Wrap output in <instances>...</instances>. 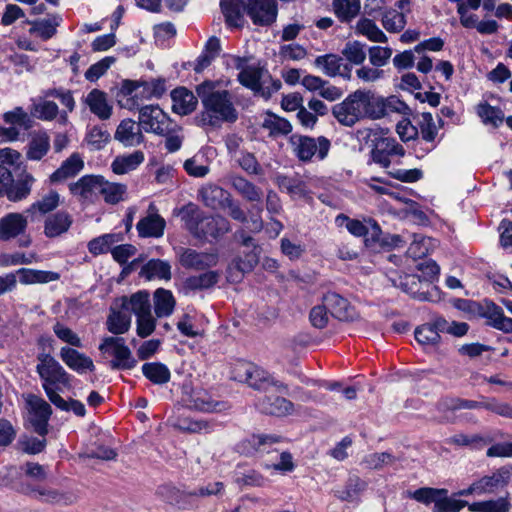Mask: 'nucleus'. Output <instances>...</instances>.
Segmentation results:
<instances>
[{
	"label": "nucleus",
	"instance_id": "obj_1",
	"mask_svg": "<svg viewBox=\"0 0 512 512\" xmlns=\"http://www.w3.org/2000/svg\"><path fill=\"white\" fill-rule=\"evenodd\" d=\"M204 110L199 116L201 126L219 127L223 122H235L237 111L227 90L216 89L213 81H204L196 87Z\"/></svg>",
	"mask_w": 512,
	"mask_h": 512
},
{
	"label": "nucleus",
	"instance_id": "obj_2",
	"mask_svg": "<svg viewBox=\"0 0 512 512\" xmlns=\"http://www.w3.org/2000/svg\"><path fill=\"white\" fill-rule=\"evenodd\" d=\"M178 215L185 228L198 239L208 237L219 238L231 229L229 221L221 215H208L196 204L188 203L183 206Z\"/></svg>",
	"mask_w": 512,
	"mask_h": 512
},
{
	"label": "nucleus",
	"instance_id": "obj_3",
	"mask_svg": "<svg viewBox=\"0 0 512 512\" xmlns=\"http://www.w3.org/2000/svg\"><path fill=\"white\" fill-rule=\"evenodd\" d=\"M372 102L373 91L357 89L332 107V115L346 127H352L363 119L374 120Z\"/></svg>",
	"mask_w": 512,
	"mask_h": 512
},
{
	"label": "nucleus",
	"instance_id": "obj_4",
	"mask_svg": "<svg viewBox=\"0 0 512 512\" xmlns=\"http://www.w3.org/2000/svg\"><path fill=\"white\" fill-rule=\"evenodd\" d=\"M36 371L42 380V387L51 402L62 403L58 390L70 385V376L60 363L50 354L41 353L37 356Z\"/></svg>",
	"mask_w": 512,
	"mask_h": 512
},
{
	"label": "nucleus",
	"instance_id": "obj_5",
	"mask_svg": "<svg viewBox=\"0 0 512 512\" xmlns=\"http://www.w3.org/2000/svg\"><path fill=\"white\" fill-rule=\"evenodd\" d=\"M231 378L235 381L246 383L255 390L267 391L270 387H275L280 393H286L288 390L287 385L276 380L263 369L245 361L237 362L233 366Z\"/></svg>",
	"mask_w": 512,
	"mask_h": 512
},
{
	"label": "nucleus",
	"instance_id": "obj_6",
	"mask_svg": "<svg viewBox=\"0 0 512 512\" xmlns=\"http://www.w3.org/2000/svg\"><path fill=\"white\" fill-rule=\"evenodd\" d=\"M238 80L243 86L251 89L255 95L265 99H269L282 87L279 79L272 78L267 70L254 66L242 69L238 74Z\"/></svg>",
	"mask_w": 512,
	"mask_h": 512
},
{
	"label": "nucleus",
	"instance_id": "obj_7",
	"mask_svg": "<svg viewBox=\"0 0 512 512\" xmlns=\"http://www.w3.org/2000/svg\"><path fill=\"white\" fill-rule=\"evenodd\" d=\"M512 477V467L502 466L491 474L484 475L478 480L474 481L467 489L459 492L461 496L497 493L504 489Z\"/></svg>",
	"mask_w": 512,
	"mask_h": 512
},
{
	"label": "nucleus",
	"instance_id": "obj_8",
	"mask_svg": "<svg viewBox=\"0 0 512 512\" xmlns=\"http://www.w3.org/2000/svg\"><path fill=\"white\" fill-rule=\"evenodd\" d=\"M21 492L48 505L69 506L78 501V495L75 492L62 491L48 486L23 485Z\"/></svg>",
	"mask_w": 512,
	"mask_h": 512
},
{
	"label": "nucleus",
	"instance_id": "obj_9",
	"mask_svg": "<svg viewBox=\"0 0 512 512\" xmlns=\"http://www.w3.org/2000/svg\"><path fill=\"white\" fill-rule=\"evenodd\" d=\"M291 144L293 152L303 162L310 161L314 156L323 160L330 149V141L323 136L315 139L309 136L293 135Z\"/></svg>",
	"mask_w": 512,
	"mask_h": 512
},
{
	"label": "nucleus",
	"instance_id": "obj_10",
	"mask_svg": "<svg viewBox=\"0 0 512 512\" xmlns=\"http://www.w3.org/2000/svg\"><path fill=\"white\" fill-rule=\"evenodd\" d=\"M99 350L104 354L114 357L110 362L113 370H129L136 366L137 361L132 356L125 340L122 337H106L99 346Z\"/></svg>",
	"mask_w": 512,
	"mask_h": 512
},
{
	"label": "nucleus",
	"instance_id": "obj_11",
	"mask_svg": "<svg viewBox=\"0 0 512 512\" xmlns=\"http://www.w3.org/2000/svg\"><path fill=\"white\" fill-rule=\"evenodd\" d=\"M139 123L146 132L166 135L172 132V122L157 105L143 106L139 110Z\"/></svg>",
	"mask_w": 512,
	"mask_h": 512
},
{
	"label": "nucleus",
	"instance_id": "obj_12",
	"mask_svg": "<svg viewBox=\"0 0 512 512\" xmlns=\"http://www.w3.org/2000/svg\"><path fill=\"white\" fill-rule=\"evenodd\" d=\"M183 401L190 408L200 412L219 413L230 409L229 402L224 400H215L203 388H192Z\"/></svg>",
	"mask_w": 512,
	"mask_h": 512
},
{
	"label": "nucleus",
	"instance_id": "obj_13",
	"mask_svg": "<svg viewBox=\"0 0 512 512\" xmlns=\"http://www.w3.org/2000/svg\"><path fill=\"white\" fill-rule=\"evenodd\" d=\"M26 403L29 410V422L33 430L40 436H45L48 432V421L52 413L51 406L36 395H28Z\"/></svg>",
	"mask_w": 512,
	"mask_h": 512
},
{
	"label": "nucleus",
	"instance_id": "obj_14",
	"mask_svg": "<svg viewBox=\"0 0 512 512\" xmlns=\"http://www.w3.org/2000/svg\"><path fill=\"white\" fill-rule=\"evenodd\" d=\"M180 264L186 269L205 270L217 265L219 257L216 252H198L191 248L177 249Z\"/></svg>",
	"mask_w": 512,
	"mask_h": 512
},
{
	"label": "nucleus",
	"instance_id": "obj_15",
	"mask_svg": "<svg viewBox=\"0 0 512 512\" xmlns=\"http://www.w3.org/2000/svg\"><path fill=\"white\" fill-rule=\"evenodd\" d=\"M245 10L253 23L261 26L274 23L278 14L274 0H246Z\"/></svg>",
	"mask_w": 512,
	"mask_h": 512
},
{
	"label": "nucleus",
	"instance_id": "obj_16",
	"mask_svg": "<svg viewBox=\"0 0 512 512\" xmlns=\"http://www.w3.org/2000/svg\"><path fill=\"white\" fill-rule=\"evenodd\" d=\"M314 66L328 77H342L351 79V66L344 63L342 57L336 54H325L317 56L314 60Z\"/></svg>",
	"mask_w": 512,
	"mask_h": 512
},
{
	"label": "nucleus",
	"instance_id": "obj_17",
	"mask_svg": "<svg viewBox=\"0 0 512 512\" xmlns=\"http://www.w3.org/2000/svg\"><path fill=\"white\" fill-rule=\"evenodd\" d=\"M373 113L374 120L382 119L392 113L401 115H410L411 109L409 106L396 96L384 98L378 96L373 92Z\"/></svg>",
	"mask_w": 512,
	"mask_h": 512
},
{
	"label": "nucleus",
	"instance_id": "obj_18",
	"mask_svg": "<svg viewBox=\"0 0 512 512\" xmlns=\"http://www.w3.org/2000/svg\"><path fill=\"white\" fill-rule=\"evenodd\" d=\"M114 138L125 147H135L144 141L140 123L132 119H124L119 123Z\"/></svg>",
	"mask_w": 512,
	"mask_h": 512
},
{
	"label": "nucleus",
	"instance_id": "obj_19",
	"mask_svg": "<svg viewBox=\"0 0 512 512\" xmlns=\"http://www.w3.org/2000/svg\"><path fill=\"white\" fill-rule=\"evenodd\" d=\"M323 303L329 309V312L335 318L341 321H353L357 318V313L347 299L335 292H328L323 296Z\"/></svg>",
	"mask_w": 512,
	"mask_h": 512
},
{
	"label": "nucleus",
	"instance_id": "obj_20",
	"mask_svg": "<svg viewBox=\"0 0 512 512\" xmlns=\"http://www.w3.org/2000/svg\"><path fill=\"white\" fill-rule=\"evenodd\" d=\"M27 218L21 213H8L0 218V241H9L25 233Z\"/></svg>",
	"mask_w": 512,
	"mask_h": 512
},
{
	"label": "nucleus",
	"instance_id": "obj_21",
	"mask_svg": "<svg viewBox=\"0 0 512 512\" xmlns=\"http://www.w3.org/2000/svg\"><path fill=\"white\" fill-rule=\"evenodd\" d=\"M100 175H85L76 182L69 184L70 193L81 201H91L99 194L101 187Z\"/></svg>",
	"mask_w": 512,
	"mask_h": 512
},
{
	"label": "nucleus",
	"instance_id": "obj_22",
	"mask_svg": "<svg viewBox=\"0 0 512 512\" xmlns=\"http://www.w3.org/2000/svg\"><path fill=\"white\" fill-rule=\"evenodd\" d=\"M256 406L260 412L277 417L290 415L294 409L290 400L278 395H266L258 400Z\"/></svg>",
	"mask_w": 512,
	"mask_h": 512
},
{
	"label": "nucleus",
	"instance_id": "obj_23",
	"mask_svg": "<svg viewBox=\"0 0 512 512\" xmlns=\"http://www.w3.org/2000/svg\"><path fill=\"white\" fill-rule=\"evenodd\" d=\"M166 221L156 213L153 204L149 206V214L142 218L136 225L137 231L141 237L159 238L164 234Z\"/></svg>",
	"mask_w": 512,
	"mask_h": 512
},
{
	"label": "nucleus",
	"instance_id": "obj_24",
	"mask_svg": "<svg viewBox=\"0 0 512 512\" xmlns=\"http://www.w3.org/2000/svg\"><path fill=\"white\" fill-rule=\"evenodd\" d=\"M226 183L249 202H260L262 199V189L240 175L233 173L227 175Z\"/></svg>",
	"mask_w": 512,
	"mask_h": 512
},
{
	"label": "nucleus",
	"instance_id": "obj_25",
	"mask_svg": "<svg viewBox=\"0 0 512 512\" xmlns=\"http://www.w3.org/2000/svg\"><path fill=\"white\" fill-rule=\"evenodd\" d=\"M83 103L101 120H107L112 115L113 108L108 103L107 94L99 89L91 90L83 98Z\"/></svg>",
	"mask_w": 512,
	"mask_h": 512
},
{
	"label": "nucleus",
	"instance_id": "obj_26",
	"mask_svg": "<svg viewBox=\"0 0 512 512\" xmlns=\"http://www.w3.org/2000/svg\"><path fill=\"white\" fill-rule=\"evenodd\" d=\"M481 317L487 319V323L506 333L512 332V319L506 317L501 307L491 301L483 302V312Z\"/></svg>",
	"mask_w": 512,
	"mask_h": 512
},
{
	"label": "nucleus",
	"instance_id": "obj_27",
	"mask_svg": "<svg viewBox=\"0 0 512 512\" xmlns=\"http://www.w3.org/2000/svg\"><path fill=\"white\" fill-rule=\"evenodd\" d=\"M230 195L228 191L213 183H207L198 190V198L206 207L212 209L222 208Z\"/></svg>",
	"mask_w": 512,
	"mask_h": 512
},
{
	"label": "nucleus",
	"instance_id": "obj_28",
	"mask_svg": "<svg viewBox=\"0 0 512 512\" xmlns=\"http://www.w3.org/2000/svg\"><path fill=\"white\" fill-rule=\"evenodd\" d=\"M172 110L179 115H187L195 110L196 96L184 87H179L171 92Z\"/></svg>",
	"mask_w": 512,
	"mask_h": 512
},
{
	"label": "nucleus",
	"instance_id": "obj_29",
	"mask_svg": "<svg viewBox=\"0 0 512 512\" xmlns=\"http://www.w3.org/2000/svg\"><path fill=\"white\" fill-rule=\"evenodd\" d=\"M73 223L72 217L65 211L57 212L45 220L44 234L49 238L66 233Z\"/></svg>",
	"mask_w": 512,
	"mask_h": 512
},
{
	"label": "nucleus",
	"instance_id": "obj_30",
	"mask_svg": "<svg viewBox=\"0 0 512 512\" xmlns=\"http://www.w3.org/2000/svg\"><path fill=\"white\" fill-rule=\"evenodd\" d=\"M60 356L69 368L78 373H84L87 370L92 371L94 369L92 359L75 349L63 347L61 348Z\"/></svg>",
	"mask_w": 512,
	"mask_h": 512
},
{
	"label": "nucleus",
	"instance_id": "obj_31",
	"mask_svg": "<svg viewBox=\"0 0 512 512\" xmlns=\"http://www.w3.org/2000/svg\"><path fill=\"white\" fill-rule=\"evenodd\" d=\"M61 22L62 18L59 15L33 21L30 23L29 33L40 37L42 40H48L56 34L57 27Z\"/></svg>",
	"mask_w": 512,
	"mask_h": 512
},
{
	"label": "nucleus",
	"instance_id": "obj_32",
	"mask_svg": "<svg viewBox=\"0 0 512 512\" xmlns=\"http://www.w3.org/2000/svg\"><path fill=\"white\" fill-rule=\"evenodd\" d=\"M144 160V153L136 150L129 154L117 156L111 164V169L115 174L123 175L135 170Z\"/></svg>",
	"mask_w": 512,
	"mask_h": 512
},
{
	"label": "nucleus",
	"instance_id": "obj_33",
	"mask_svg": "<svg viewBox=\"0 0 512 512\" xmlns=\"http://www.w3.org/2000/svg\"><path fill=\"white\" fill-rule=\"evenodd\" d=\"M122 308L138 315L151 312L150 295L147 291H138L130 297H122Z\"/></svg>",
	"mask_w": 512,
	"mask_h": 512
},
{
	"label": "nucleus",
	"instance_id": "obj_34",
	"mask_svg": "<svg viewBox=\"0 0 512 512\" xmlns=\"http://www.w3.org/2000/svg\"><path fill=\"white\" fill-rule=\"evenodd\" d=\"M220 6L228 26L241 27L243 25V10H245L243 0H220Z\"/></svg>",
	"mask_w": 512,
	"mask_h": 512
},
{
	"label": "nucleus",
	"instance_id": "obj_35",
	"mask_svg": "<svg viewBox=\"0 0 512 512\" xmlns=\"http://www.w3.org/2000/svg\"><path fill=\"white\" fill-rule=\"evenodd\" d=\"M84 168V162L78 153H73L61 166L51 175L52 182H59L74 177Z\"/></svg>",
	"mask_w": 512,
	"mask_h": 512
},
{
	"label": "nucleus",
	"instance_id": "obj_36",
	"mask_svg": "<svg viewBox=\"0 0 512 512\" xmlns=\"http://www.w3.org/2000/svg\"><path fill=\"white\" fill-rule=\"evenodd\" d=\"M154 311L158 318L170 316L176 301L170 290L158 288L153 294Z\"/></svg>",
	"mask_w": 512,
	"mask_h": 512
},
{
	"label": "nucleus",
	"instance_id": "obj_37",
	"mask_svg": "<svg viewBox=\"0 0 512 512\" xmlns=\"http://www.w3.org/2000/svg\"><path fill=\"white\" fill-rule=\"evenodd\" d=\"M22 284L49 283L59 279V274L52 271H42L21 268L15 272Z\"/></svg>",
	"mask_w": 512,
	"mask_h": 512
},
{
	"label": "nucleus",
	"instance_id": "obj_38",
	"mask_svg": "<svg viewBox=\"0 0 512 512\" xmlns=\"http://www.w3.org/2000/svg\"><path fill=\"white\" fill-rule=\"evenodd\" d=\"M140 275L147 280L154 278L170 280L171 266L167 261L152 259L142 267Z\"/></svg>",
	"mask_w": 512,
	"mask_h": 512
},
{
	"label": "nucleus",
	"instance_id": "obj_39",
	"mask_svg": "<svg viewBox=\"0 0 512 512\" xmlns=\"http://www.w3.org/2000/svg\"><path fill=\"white\" fill-rule=\"evenodd\" d=\"M34 178L31 174L25 173L15 183L12 181L4 192L11 201H20L26 198L30 192Z\"/></svg>",
	"mask_w": 512,
	"mask_h": 512
},
{
	"label": "nucleus",
	"instance_id": "obj_40",
	"mask_svg": "<svg viewBox=\"0 0 512 512\" xmlns=\"http://www.w3.org/2000/svg\"><path fill=\"white\" fill-rule=\"evenodd\" d=\"M411 243L407 249V254L413 259L426 256L432 248L435 247L436 241L432 238L425 237L421 234H408Z\"/></svg>",
	"mask_w": 512,
	"mask_h": 512
},
{
	"label": "nucleus",
	"instance_id": "obj_41",
	"mask_svg": "<svg viewBox=\"0 0 512 512\" xmlns=\"http://www.w3.org/2000/svg\"><path fill=\"white\" fill-rule=\"evenodd\" d=\"M126 193L127 186L125 184L110 182L105 180L103 176L101 177L99 194L103 196L106 203L117 204L124 200Z\"/></svg>",
	"mask_w": 512,
	"mask_h": 512
},
{
	"label": "nucleus",
	"instance_id": "obj_42",
	"mask_svg": "<svg viewBox=\"0 0 512 512\" xmlns=\"http://www.w3.org/2000/svg\"><path fill=\"white\" fill-rule=\"evenodd\" d=\"M333 10L341 22H350L361 8L360 0H333Z\"/></svg>",
	"mask_w": 512,
	"mask_h": 512
},
{
	"label": "nucleus",
	"instance_id": "obj_43",
	"mask_svg": "<svg viewBox=\"0 0 512 512\" xmlns=\"http://www.w3.org/2000/svg\"><path fill=\"white\" fill-rule=\"evenodd\" d=\"M143 375L156 385H163L169 382L171 373L168 367L159 362L145 363L142 366Z\"/></svg>",
	"mask_w": 512,
	"mask_h": 512
},
{
	"label": "nucleus",
	"instance_id": "obj_44",
	"mask_svg": "<svg viewBox=\"0 0 512 512\" xmlns=\"http://www.w3.org/2000/svg\"><path fill=\"white\" fill-rule=\"evenodd\" d=\"M262 127L268 130L271 136L287 135L292 130L288 120L271 112L265 114Z\"/></svg>",
	"mask_w": 512,
	"mask_h": 512
},
{
	"label": "nucleus",
	"instance_id": "obj_45",
	"mask_svg": "<svg viewBox=\"0 0 512 512\" xmlns=\"http://www.w3.org/2000/svg\"><path fill=\"white\" fill-rule=\"evenodd\" d=\"M34 112L36 116L41 120L51 121L59 114V122L63 125L67 124L68 116L67 112L63 111L59 113L58 105L53 101H42L34 106Z\"/></svg>",
	"mask_w": 512,
	"mask_h": 512
},
{
	"label": "nucleus",
	"instance_id": "obj_46",
	"mask_svg": "<svg viewBox=\"0 0 512 512\" xmlns=\"http://www.w3.org/2000/svg\"><path fill=\"white\" fill-rule=\"evenodd\" d=\"M356 32L367 37L370 41L386 43L388 41L384 32L369 18H361L356 24Z\"/></svg>",
	"mask_w": 512,
	"mask_h": 512
},
{
	"label": "nucleus",
	"instance_id": "obj_47",
	"mask_svg": "<svg viewBox=\"0 0 512 512\" xmlns=\"http://www.w3.org/2000/svg\"><path fill=\"white\" fill-rule=\"evenodd\" d=\"M477 115L481 118L485 125H491L494 128L499 127L504 120V114L498 107L491 106L484 102L476 107Z\"/></svg>",
	"mask_w": 512,
	"mask_h": 512
},
{
	"label": "nucleus",
	"instance_id": "obj_48",
	"mask_svg": "<svg viewBox=\"0 0 512 512\" xmlns=\"http://www.w3.org/2000/svg\"><path fill=\"white\" fill-rule=\"evenodd\" d=\"M221 274L218 271H207L186 279L185 286L191 290L208 289L218 283Z\"/></svg>",
	"mask_w": 512,
	"mask_h": 512
},
{
	"label": "nucleus",
	"instance_id": "obj_49",
	"mask_svg": "<svg viewBox=\"0 0 512 512\" xmlns=\"http://www.w3.org/2000/svg\"><path fill=\"white\" fill-rule=\"evenodd\" d=\"M276 184L281 191H285L291 196L301 197L307 194V189L304 182L295 177L278 175L276 177Z\"/></svg>",
	"mask_w": 512,
	"mask_h": 512
},
{
	"label": "nucleus",
	"instance_id": "obj_50",
	"mask_svg": "<svg viewBox=\"0 0 512 512\" xmlns=\"http://www.w3.org/2000/svg\"><path fill=\"white\" fill-rule=\"evenodd\" d=\"M510 509L511 504L508 497L476 502L470 505V510L476 512H510Z\"/></svg>",
	"mask_w": 512,
	"mask_h": 512
},
{
	"label": "nucleus",
	"instance_id": "obj_51",
	"mask_svg": "<svg viewBox=\"0 0 512 512\" xmlns=\"http://www.w3.org/2000/svg\"><path fill=\"white\" fill-rule=\"evenodd\" d=\"M131 326V317L120 311H111L107 319V329L115 334L126 333Z\"/></svg>",
	"mask_w": 512,
	"mask_h": 512
},
{
	"label": "nucleus",
	"instance_id": "obj_52",
	"mask_svg": "<svg viewBox=\"0 0 512 512\" xmlns=\"http://www.w3.org/2000/svg\"><path fill=\"white\" fill-rule=\"evenodd\" d=\"M50 148V140L46 133L35 135L30 143L27 151V157L31 160H40L44 157Z\"/></svg>",
	"mask_w": 512,
	"mask_h": 512
},
{
	"label": "nucleus",
	"instance_id": "obj_53",
	"mask_svg": "<svg viewBox=\"0 0 512 512\" xmlns=\"http://www.w3.org/2000/svg\"><path fill=\"white\" fill-rule=\"evenodd\" d=\"M59 203L60 195L58 192L51 190L42 196L41 199L33 203L30 208L27 209V212L33 214L38 211L41 214H46L56 209L59 206Z\"/></svg>",
	"mask_w": 512,
	"mask_h": 512
},
{
	"label": "nucleus",
	"instance_id": "obj_54",
	"mask_svg": "<svg viewBox=\"0 0 512 512\" xmlns=\"http://www.w3.org/2000/svg\"><path fill=\"white\" fill-rule=\"evenodd\" d=\"M120 241V234H104L92 239L88 243V250L93 255L107 253L112 250V246Z\"/></svg>",
	"mask_w": 512,
	"mask_h": 512
},
{
	"label": "nucleus",
	"instance_id": "obj_55",
	"mask_svg": "<svg viewBox=\"0 0 512 512\" xmlns=\"http://www.w3.org/2000/svg\"><path fill=\"white\" fill-rule=\"evenodd\" d=\"M396 460V457L388 452L371 453L362 459L361 465L367 469L380 470L385 466L393 465Z\"/></svg>",
	"mask_w": 512,
	"mask_h": 512
},
{
	"label": "nucleus",
	"instance_id": "obj_56",
	"mask_svg": "<svg viewBox=\"0 0 512 512\" xmlns=\"http://www.w3.org/2000/svg\"><path fill=\"white\" fill-rule=\"evenodd\" d=\"M3 121L11 126L27 130L31 127V118L22 107H15L13 110L3 114Z\"/></svg>",
	"mask_w": 512,
	"mask_h": 512
},
{
	"label": "nucleus",
	"instance_id": "obj_57",
	"mask_svg": "<svg viewBox=\"0 0 512 512\" xmlns=\"http://www.w3.org/2000/svg\"><path fill=\"white\" fill-rule=\"evenodd\" d=\"M485 398L481 401L466 400L460 398L445 399L440 402L439 409L442 411H456L461 409L484 408Z\"/></svg>",
	"mask_w": 512,
	"mask_h": 512
},
{
	"label": "nucleus",
	"instance_id": "obj_58",
	"mask_svg": "<svg viewBox=\"0 0 512 512\" xmlns=\"http://www.w3.org/2000/svg\"><path fill=\"white\" fill-rule=\"evenodd\" d=\"M382 25L388 32H400L406 25L405 15L395 9L387 10L382 15Z\"/></svg>",
	"mask_w": 512,
	"mask_h": 512
},
{
	"label": "nucleus",
	"instance_id": "obj_59",
	"mask_svg": "<svg viewBox=\"0 0 512 512\" xmlns=\"http://www.w3.org/2000/svg\"><path fill=\"white\" fill-rule=\"evenodd\" d=\"M184 170L189 176L203 178L210 172V167L204 161V156L196 154L187 159L183 164Z\"/></svg>",
	"mask_w": 512,
	"mask_h": 512
},
{
	"label": "nucleus",
	"instance_id": "obj_60",
	"mask_svg": "<svg viewBox=\"0 0 512 512\" xmlns=\"http://www.w3.org/2000/svg\"><path fill=\"white\" fill-rule=\"evenodd\" d=\"M335 223L337 226H344L352 235L356 237L366 236L369 232L368 225H365L362 221L357 219H351L344 214H340L336 217Z\"/></svg>",
	"mask_w": 512,
	"mask_h": 512
},
{
	"label": "nucleus",
	"instance_id": "obj_61",
	"mask_svg": "<svg viewBox=\"0 0 512 512\" xmlns=\"http://www.w3.org/2000/svg\"><path fill=\"white\" fill-rule=\"evenodd\" d=\"M393 284L413 297H421L423 295V293L419 292L421 279L416 275L406 274L399 276L398 279L393 280Z\"/></svg>",
	"mask_w": 512,
	"mask_h": 512
},
{
	"label": "nucleus",
	"instance_id": "obj_62",
	"mask_svg": "<svg viewBox=\"0 0 512 512\" xmlns=\"http://www.w3.org/2000/svg\"><path fill=\"white\" fill-rule=\"evenodd\" d=\"M415 339L423 346H435L440 342L441 337L431 323H426L415 330Z\"/></svg>",
	"mask_w": 512,
	"mask_h": 512
},
{
	"label": "nucleus",
	"instance_id": "obj_63",
	"mask_svg": "<svg viewBox=\"0 0 512 512\" xmlns=\"http://www.w3.org/2000/svg\"><path fill=\"white\" fill-rule=\"evenodd\" d=\"M342 54L345 58L356 65L362 64L366 59V53L364 51V44L359 41H352L346 43Z\"/></svg>",
	"mask_w": 512,
	"mask_h": 512
},
{
	"label": "nucleus",
	"instance_id": "obj_64",
	"mask_svg": "<svg viewBox=\"0 0 512 512\" xmlns=\"http://www.w3.org/2000/svg\"><path fill=\"white\" fill-rule=\"evenodd\" d=\"M238 165L248 174L259 175L262 173V168L259 162L257 161L254 154L241 151L239 155L234 158Z\"/></svg>",
	"mask_w": 512,
	"mask_h": 512
}]
</instances>
